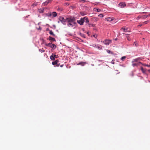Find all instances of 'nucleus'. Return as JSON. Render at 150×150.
<instances>
[{"label":"nucleus","mask_w":150,"mask_h":150,"mask_svg":"<svg viewBox=\"0 0 150 150\" xmlns=\"http://www.w3.org/2000/svg\"><path fill=\"white\" fill-rule=\"evenodd\" d=\"M92 20L93 21H97L98 20V18L96 17H94L92 18Z\"/></svg>","instance_id":"obj_12"},{"label":"nucleus","mask_w":150,"mask_h":150,"mask_svg":"<svg viewBox=\"0 0 150 150\" xmlns=\"http://www.w3.org/2000/svg\"><path fill=\"white\" fill-rule=\"evenodd\" d=\"M50 58L52 60H55L54 57L53 55H51L50 56Z\"/></svg>","instance_id":"obj_22"},{"label":"nucleus","mask_w":150,"mask_h":150,"mask_svg":"<svg viewBox=\"0 0 150 150\" xmlns=\"http://www.w3.org/2000/svg\"><path fill=\"white\" fill-rule=\"evenodd\" d=\"M134 45H135V46L137 47L138 45V44L137 42H134Z\"/></svg>","instance_id":"obj_27"},{"label":"nucleus","mask_w":150,"mask_h":150,"mask_svg":"<svg viewBox=\"0 0 150 150\" xmlns=\"http://www.w3.org/2000/svg\"><path fill=\"white\" fill-rule=\"evenodd\" d=\"M121 30H123L124 32H125V31L127 32L128 31V28H121Z\"/></svg>","instance_id":"obj_15"},{"label":"nucleus","mask_w":150,"mask_h":150,"mask_svg":"<svg viewBox=\"0 0 150 150\" xmlns=\"http://www.w3.org/2000/svg\"><path fill=\"white\" fill-rule=\"evenodd\" d=\"M93 36L95 38H97V35L95 34V35H93Z\"/></svg>","instance_id":"obj_35"},{"label":"nucleus","mask_w":150,"mask_h":150,"mask_svg":"<svg viewBox=\"0 0 150 150\" xmlns=\"http://www.w3.org/2000/svg\"><path fill=\"white\" fill-rule=\"evenodd\" d=\"M141 69L143 73L144 74L145 73L146 70L144 69H143V68L142 67H141Z\"/></svg>","instance_id":"obj_20"},{"label":"nucleus","mask_w":150,"mask_h":150,"mask_svg":"<svg viewBox=\"0 0 150 150\" xmlns=\"http://www.w3.org/2000/svg\"><path fill=\"white\" fill-rule=\"evenodd\" d=\"M38 25L40 24L39 23H38Z\"/></svg>","instance_id":"obj_48"},{"label":"nucleus","mask_w":150,"mask_h":150,"mask_svg":"<svg viewBox=\"0 0 150 150\" xmlns=\"http://www.w3.org/2000/svg\"><path fill=\"white\" fill-rule=\"evenodd\" d=\"M93 10L94 11L100 12V10L98 8H94Z\"/></svg>","instance_id":"obj_16"},{"label":"nucleus","mask_w":150,"mask_h":150,"mask_svg":"<svg viewBox=\"0 0 150 150\" xmlns=\"http://www.w3.org/2000/svg\"><path fill=\"white\" fill-rule=\"evenodd\" d=\"M148 22H149V21H145V22H144L143 24H146L147 23H148Z\"/></svg>","instance_id":"obj_31"},{"label":"nucleus","mask_w":150,"mask_h":150,"mask_svg":"<svg viewBox=\"0 0 150 150\" xmlns=\"http://www.w3.org/2000/svg\"><path fill=\"white\" fill-rule=\"evenodd\" d=\"M117 40V39H115V40Z\"/></svg>","instance_id":"obj_47"},{"label":"nucleus","mask_w":150,"mask_h":150,"mask_svg":"<svg viewBox=\"0 0 150 150\" xmlns=\"http://www.w3.org/2000/svg\"><path fill=\"white\" fill-rule=\"evenodd\" d=\"M44 10L43 8H40L39 10V11L40 13H43Z\"/></svg>","instance_id":"obj_17"},{"label":"nucleus","mask_w":150,"mask_h":150,"mask_svg":"<svg viewBox=\"0 0 150 150\" xmlns=\"http://www.w3.org/2000/svg\"><path fill=\"white\" fill-rule=\"evenodd\" d=\"M63 65H60V66L61 67H63Z\"/></svg>","instance_id":"obj_42"},{"label":"nucleus","mask_w":150,"mask_h":150,"mask_svg":"<svg viewBox=\"0 0 150 150\" xmlns=\"http://www.w3.org/2000/svg\"><path fill=\"white\" fill-rule=\"evenodd\" d=\"M45 45L47 46H48L51 48L54 49L56 48V46L54 44H52L51 43H49L48 44H46Z\"/></svg>","instance_id":"obj_4"},{"label":"nucleus","mask_w":150,"mask_h":150,"mask_svg":"<svg viewBox=\"0 0 150 150\" xmlns=\"http://www.w3.org/2000/svg\"><path fill=\"white\" fill-rule=\"evenodd\" d=\"M101 42L104 43L105 45H109L111 43V40H105L104 41H101Z\"/></svg>","instance_id":"obj_5"},{"label":"nucleus","mask_w":150,"mask_h":150,"mask_svg":"<svg viewBox=\"0 0 150 150\" xmlns=\"http://www.w3.org/2000/svg\"><path fill=\"white\" fill-rule=\"evenodd\" d=\"M111 63L113 64H115L114 63V60H112V61H111Z\"/></svg>","instance_id":"obj_39"},{"label":"nucleus","mask_w":150,"mask_h":150,"mask_svg":"<svg viewBox=\"0 0 150 150\" xmlns=\"http://www.w3.org/2000/svg\"><path fill=\"white\" fill-rule=\"evenodd\" d=\"M142 24H139V25H138V27H140V26H142Z\"/></svg>","instance_id":"obj_41"},{"label":"nucleus","mask_w":150,"mask_h":150,"mask_svg":"<svg viewBox=\"0 0 150 150\" xmlns=\"http://www.w3.org/2000/svg\"><path fill=\"white\" fill-rule=\"evenodd\" d=\"M54 58H57L58 57V56L57 55H54Z\"/></svg>","instance_id":"obj_37"},{"label":"nucleus","mask_w":150,"mask_h":150,"mask_svg":"<svg viewBox=\"0 0 150 150\" xmlns=\"http://www.w3.org/2000/svg\"><path fill=\"white\" fill-rule=\"evenodd\" d=\"M46 16L48 17H50L52 16V13H48L46 14Z\"/></svg>","instance_id":"obj_21"},{"label":"nucleus","mask_w":150,"mask_h":150,"mask_svg":"<svg viewBox=\"0 0 150 150\" xmlns=\"http://www.w3.org/2000/svg\"><path fill=\"white\" fill-rule=\"evenodd\" d=\"M98 16L100 18H102L104 16L102 14H100L98 15Z\"/></svg>","instance_id":"obj_30"},{"label":"nucleus","mask_w":150,"mask_h":150,"mask_svg":"<svg viewBox=\"0 0 150 150\" xmlns=\"http://www.w3.org/2000/svg\"><path fill=\"white\" fill-rule=\"evenodd\" d=\"M83 19L84 20V22L85 21L86 23H89V21L88 18H87L86 17H84L83 18Z\"/></svg>","instance_id":"obj_10"},{"label":"nucleus","mask_w":150,"mask_h":150,"mask_svg":"<svg viewBox=\"0 0 150 150\" xmlns=\"http://www.w3.org/2000/svg\"><path fill=\"white\" fill-rule=\"evenodd\" d=\"M88 25H89V27H90L91 26L94 27L95 26V25L94 24H91L90 23H88Z\"/></svg>","instance_id":"obj_26"},{"label":"nucleus","mask_w":150,"mask_h":150,"mask_svg":"<svg viewBox=\"0 0 150 150\" xmlns=\"http://www.w3.org/2000/svg\"><path fill=\"white\" fill-rule=\"evenodd\" d=\"M93 4L95 5H98V3H97V2H95V3H93Z\"/></svg>","instance_id":"obj_36"},{"label":"nucleus","mask_w":150,"mask_h":150,"mask_svg":"<svg viewBox=\"0 0 150 150\" xmlns=\"http://www.w3.org/2000/svg\"><path fill=\"white\" fill-rule=\"evenodd\" d=\"M60 11H62V9H60Z\"/></svg>","instance_id":"obj_45"},{"label":"nucleus","mask_w":150,"mask_h":150,"mask_svg":"<svg viewBox=\"0 0 150 150\" xmlns=\"http://www.w3.org/2000/svg\"><path fill=\"white\" fill-rule=\"evenodd\" d=\"M49 40H51V41H55V40L54 38H52V37H50L49 38Z\"/></svg>","instance_id":"obj_19"},{"label":"nucleus","mask_w":150,"mask_h":150,"mask_svg":"<svg viewBox=\"0 0 150 150\" xmlns=\"http://www.w3.org/2000/svg\"><path fill=\"white\" fill-rule=\"evenodd\" d=\"M84 22V21L83 18H81L79 20L77 21V22L81 25H83Z\"/></svg>","instance_id":"obj_7"},{"label":"nucleus","mask_w":150,"mask_h":150,"mask_svg":"<svg viewBox=\"0 0 150 150\" xmlns=\"http://www.w3.org/2000/svg\"><path fill=\"white\" fill-rule=\"evenodd\" d=\"M126 6V4L124 3H120L119 4V7L123 8L124 7Z\"/></svg>","instance_id":"obj_8"},{"label":"nucleus","mask_w":150,"mask_h":150,"mask_svg":"<svg viewBox=\"0 0 150 150\" xmlns=\"http://www.w3.org/2000/svg\"><path fill=\"white\" fill-rule=\"evenodd\" d=\"M137 65H138V64H136V63H133V64H132V66L133 67H134L135 66H137Z\"/></svg>","instance_id":"obj_28"},{"label":"nucleus","mask_w":150,"mask_h":150,"mask_svg":"<svg viewBox=\"0 0 150 150\" xmlns=\"http://www.w3.org/2000/svg\"><path fill=\"white\" fill-rule=\"evenodd\" d=\"M126 58V56H124L122 57L121 58V60L122 61H124L125 59Z\"/></svg>","instance_id":"obj_25"},{"label":"nucleus","mask_w":150,"mask_h":150,"mask_svg":"<svg viewBox=\"0 0 150 150\" xmlns=\"http://www.w3.org/2000/svg\"><path fill=\"white\" fill-rule=\"evenodd\" d=\"M37 3H34L33 4L32 6H37Z\"/></svg>","instance_id":"obj_29"},{"label":"nucleus","mask_w":150,"mask_h":150,"mask_svg":"<svg viewBox=\"0 0 150 150\" xmlns=\"http://www.w3.org/2000/svg\"><path fill=\"white\" fill-rule=\"evenodd\" d=\"M39 51L40 52H45V50H42L41 49H39Z\"/></svg>","instance_id":"obj_32"},{"label":"nucleus","mask_w":150,"mask_h":150,"mask_svg":"<svg viewBox=\"0 0 150 150\" xmlns=\"http://www.w3.org/2000/svg\"><path fill=\"white\" fill-rule=\"evenodd\" d=\"M86 64V63L85 62H80L77 65H81L83 66L84 65Z\"/></svg>","instance_id":"obj_14"},{"label":"nucleus","mask_w":150,"mask_h":150,"mask_svg":"<svg viewBox=\"0 0 150 150\" xmlns=\"http://www.w3.org/2000/svg\"><path fill=\"white\" fill-rule=\"evenodd\" d=\"M52 15L54 17H55L57 16V14L56 12H53L52 13Z\"/></svg>","instance_id":"obj_13"},{"label":"nucleus","mask_w":150,"mask_h":150,"mask_svg":"<svg viewBox=\"0 0 150 150\" xmlns=\"http://www.w3.org/2000/svg\"><path fill=\"white\" fill-rule=\"evenodd\" d=\"M125 35H126V38L127 40L129 41L130 40V37L128 36L129 34H125Z\"/></svg>","instance_id":"obj_18"},{"label":"nucleus","mask_w":150,"mask_h":150,"mask_svg":"<svg viewBox=\"0 0 150 150\" xmlns=\"http://www.w3.org/2000/svg\"><path fill=\"white\" fill-rule=\"evenodd\" d=\"M141 58L140 57L137 58L135 59H133V61L132 62V63H133L134 62H137L138 60L140 59Z\"/></svg>","instance_id":"obj_11"},{"label":"nucleus","mask_w":150,"mask_h":150,"mask_svg":"<svg viewBox=\"0 0 150 150\" xmlns=\"http://www.w3.org/2000/svg\"><path fill=\"white\" fill-rule=\"evenodd\" d=\"M59 61L58 60H56V61L53 62H52V64L54 65H56V66L59 67V64L58 63Z\"/></svg>","instance_id":"obj_6"},{"label":"nucleus","mask_w":150,"mask_h":150,"mask_svg":"<svg viewBox=\"0 0 150 150\" xmlns=\"http://www.w3.org/2000/svg\"><path fill=\"white\" fill-rule=\"evenodd\" d=\"M59 23V21H58V23Z\"/></svg>","instance_id":"obj_44"},{"label":"nucleus","mask_w":150,"mask_h":150,"mask_svg":"<svg viewBox=\"0 0 150 150\" xmlns=\"http://www.w3.org/2000/svg\"><path fill=\"white\" fill-rule=\"evenodd\" d=\"M54 27H55V25H54Z\"/></svg>","instance_id":"obj_46"},{"label":"nucleus","mask_w":150,"mask_h":150,"mask_svg":"<svg viewBox=\"0 0 150 150\" xmlns=\"http://www.w3.org/2000/svg\"><path fill=\"white\" fill-rule=\"evenodd\" d=\"M139 64H141V62H139Z\"/></svg>","instance_id":"obj_43"},{"label":"nucleus","mask_w":150,"mask_h":150,"mask_svg":"<svg viewBox=\"0 0 150 150\" xmlns=\"http://www.w3.org/2000/svg\"><path fill=\"white\" fill-rule=\"evenodd\" d=\"M51 2V0H47L43 3V5L44 6L46 5L48 3H50Z\"/></svg>","instance_id":"obj_9"},{"label":"nucleus","mask_w":150,"mask_h":150,"mask_svg":"<svg viewBox=\"0 0 150 150\" xmlns=\"http://www.w3.org/2000/svg\"><path fill=\"white\" fill-rule=\"evenodd\" d=\"M106 20L109 21H112V19L111 18H108L106 19Z\"/></svg>","instance_id":"obj_24"},{"label":"nucleus","mask_w":150,"mask_h":150,"mask_svg":"<svg viewBox=\"0 0 150 150\" xmlns=\"http://www.w3.org/2000/svg\"><path fill=\"white\" fill-rule=\"evenodd\" d=\"M59 20L64 25H66V19H65L63 17H59Z\"/></svg>","instance_id":"obj_2"},{"label":"nucleus","mask_w":150,"mask_h":150,"mask_svg":"<svg viewBox=\"0 0 150 150\" xmlns=\"http://www.w3.org/2000/svg\"><path fill=\"white\" fill-rule=\"evenodd\" d=\"M106 51L108 53H110V50H106Z\"/></svg>","instance_id":"obj_34"},{"label":"nucleus","mask_w":150,"mask_h":150,"mask_svg":"<svg viewBox=\"0 0 150 150\" xmlns=\"http://www.w3.org/2000/svg\"><path fill=\"white\" fill-rule=\"evenodd\" d=\"M90 46H93L94 47H96L97 48H98L99 50H101L102 49V46L100 45H97L95 44H91Z\"/></svg>","instance_id":"obj_3"},{"label":"nucleus","mask_w":150,"mask_h":150,"mask_svg":"<svg viewBox=\"0 0 150 150\" xmlns=\"http://www.w3.org/2000/svg\"><path fill=\"white\" fill-rule=\"evenodd\" d=\"M141 18V16H139L137 18H136V19L137 20H138V19H139Z\"/></svg>","instance_id":"obj_38"},{"label":"nucleus","mask_w":150,"mask_h":150,"mask_svg":"<svg viewBox=\"0 0 150 150\" xmlns=\"http://www.w3.org/2000/svg\"><path fill=\"white\" fill-rule=\"evenodd\" d=\"M80 1L81 2H82V3H85L86 2V1L85 0H80Z\"/></svg>","instance_id":"obj_33"},{"label":"nucleus","mask_w":150,"mask_h":150,"mask_svg":"<svg viewBox=\"0 0 150 150\" xmlns=\"http://www.w3.org/2000/svg\"><path fill=\"white\" fill-rule=\"evenodd\" d=\"M67 22V26L70 27H72L76 24L75 19L74 17H70L66 18Z\"/></svg>","instance_id":"obj_1"},{"label":"nucleus","mask_w":150,"mask_h":150,"mask_svg":"<svg viewBox=\"0 0 150 150\" xmlns=\"http://www.w3.org/2000/svg\"><path fill=\"white\" fill-rule=\"evenodd\" d=\"M49 33L50 35H52L53 36H55V35L54 34L52 30H50Z\"/></svg>","instance_id":"obj_23"},{"label":"nucleus","mask_w":150,"mask_h":150,"mask_svg":"<svg viewBox=\"0 0 150 150\" xmlns=\"http://www.w3.org/2000/svg\"><path fill=\"white\" fill-rule=\"evenodd\" d=\"M37 29L38 30H41V27L40 26H39L38 28H37Z\"/></svg>","instance_id":"obj_40"}]
</instances>
